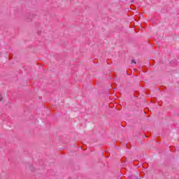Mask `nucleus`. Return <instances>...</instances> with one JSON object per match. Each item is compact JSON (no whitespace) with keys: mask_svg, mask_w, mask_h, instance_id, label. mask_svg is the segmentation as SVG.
<instances>
[{"mask_svg":"<svg viewBox=\"0 0 179 179\" xmlns=\"http://www.w3.org/2000/svg\"><path fill=\"white\" fill-rule=\"evenodd\" d=\"M3 98H2V96L0 94V101H3Z\"/></svg>","mask_w":179,"mask_h":179,"instance_id":"nucleus-1","label":"nucleus"},{"mask_svg":"<svg viewBox=\"0 0 179 179\" xmlns=\"http://www.w3.org/2000/svg\"><path fill=\"white\" fill-rule=\"evenodd\" d=\"M131 64H136V62L135 60H132Z\"/></svg>","mask_w":179,"mask_h":179,"instance_id":"nucleus-2","label":"nucleus"},{"mask_svg":"<svg viewBox=\"0 0 179 179\" xmlns=\"http://www.w3.org/2000/svg\"><path fill=\"white\" fill-rule=\"evenodd\" d=\"M131 1H134V0H131Z\"/></svg>","mask_w":179,"mask_h":179,"instance_id":"nucleus-3","label":"nucleus"}]
</instances>
